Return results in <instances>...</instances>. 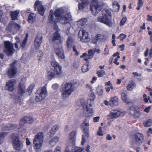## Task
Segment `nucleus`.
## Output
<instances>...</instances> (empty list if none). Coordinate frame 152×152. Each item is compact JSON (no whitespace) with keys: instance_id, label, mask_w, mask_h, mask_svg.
I'll use <instances>...</instances> for the list:
<instances>
[{"instance_id":"obj_1","label":"nucleus","mask_w":152,"mask_h":152,"mask_svg":"<svg viewBox=\"0 0 152 152\" xmlns=\"http://www.w3.org/2000/svg\"><path fill=\"white\" fill-rule=\"evenodd\" d=\"M53 11L50 10L48 17L49 22L50 23H56L60 22L61 24H66L71 20V14L67 13L64 14V11L62 8L57 9L53 14Z\"/></svg>"},{"instance_id":"obj_2","label":"nucleus","mask_w":152,"mask_h":152,"mask_svg":"<svg viewBox=\"0 0 152 152\" xmlns=\"http://www.w3.org/2000/svg\"><path fill=\"white\" fill-rule=\"evenodd\" d=\"M102 16H100L98 18L97 21L109 27L112 26V23L111 21L112 14L110 10L104 9L102 10Z\"/></svg>"},{"instance_id":"obj_3","label":"nucleus","mask_w":152,"mask_h":152,"mask_svg":"<svg viewBox=\"0 0 152 152\" xmlns=\"http://www.w3.org/2000/svg\"><path fill=\"white\" fill-rule=\"evenodd\" d=\"M43 139L44 135L42 132H39L35 135L33 141V146L37 152H38V150L41 148Z\"/></svg>"},{"instance_id":"obj_4","label":"nucleus","mask_w":152,"mask_h":152,"mask_svg":"<svg viewBox=\"0 0 152 152\" xmlns=\"http://www.w3.org/2000/svg\"><path fill=\"white\" fill-rule=\"evenodd\" d=\"M75 84L71 83H66L62 89L61 95L63 97L66 98L68 97L74 91Z\"/></svg>"},{"instance_id":"obj_5","label":"nucleus","mask_w":152,"mask_h":152,"mask_svg":"<svg viewBox=\"0 0 152 152\" xmlns=\"http://www.w3.org/2000/svg\"><path fill=\"white\" fill-rule=\"evenodd\" d=\"M47 93L46 86H44L39 88L35 93V100L39 102L45 99L48 95Z\"/></svg>"},{"instance_id":"obj_6","label":"nucleus","mask_w":152,"mask_h":152,"mask_svg":"<svg viewBox=\"0 0 152 152\" xmlns=\"http://www.w3.org/2000/svg\"><path fill=\"white\" fill-rule=\"evenodd\" d=\"M26 86L25 82L23 81V79L19 84L17 89L18 95L16 99L19 102L23 99L26 91Z\"/></svg>"},{"instance_id":"obj_7","label":"nucleus","mask_w":152,"mask_h":152,"mask_svg":"<svg viewBox=\"0 0 152 152\" xmlns=\"http://www.w3.org/2000/svg\"><path fill=\"white\" fill-rule=\"evenodd\" d=\"M90 9L92 14L96 15L99 12L103 7L101 4L99 3L97 0H91Z\"/></svg>"},{"instance_id":"obj_8","label":"nucleus","mask_w":152,"mask_h":152,"mask_svg":"<svg viewBox=\"0 0 152 152\" xmlns=\"http://www.w3.org/2000/svg\"><path fill=\"white\" fill-rule=\"evenodd\" d=\"M11 137L14 149L16 150L22 149L23 146V143L19 140L18 135L17 134L13 133L11 134Z\"/></svg>"},{"instance_id":"obj_9","label":"nucleus","mask_w":152,"mask_h":152,"mask_svg":"<svg viewBox=\"0 0 152 152\" xmlns=\"http://www.w3.org/2000/svg\"><path fill=\"white\" fill-rule=\"evenodd\" d=\"M3 50L7 56H12L13 54L14 51L13 44L9 41H4Z\"/></svg>"},{"instance_id":"obj_10","label":"nucleus","mask_w":152,"mask_h":152,"mask_svg":"<svg viewBox=\"0 0 152 152\" xmlns=\"http://www.w3.org/2000/svg\"><path fill=\"white\" fill-rule=\"evenodd\" d=\"M84 102L83 99H81V103L83 107V114L86 117H90L92 116L93 111L92 108L88 107V104Z\"/></svg>"},{"instance_id":"obj_11","label":"nucleus","mask_w":152,"mask_h":152,"mask_svg":"<svg viewBox=\"0 0 152 152\" xmlns=\"http://www.w3.org/2000/svg\"><path fill=\"white\" fill-rule=\"evenodd\" d=\"M78 35L80 40L83 42H88L90 40L89 35L88 33L84 29H81L79 31Z\"/></svg>"},{"instance_id":"obj_12","label":"nucleus","mask_w":152,"mask_h":152,"mask_svg":"<svg viewBox=\"0 0 152 152\" xmlns=\"http://www.w3.org/2000/svg\"><path fill=\"white\" fill-rule=\"evenodd\" d=\"M34 7L35 11L37 10L39 13L41 15H44L45 9L42 4V2L39 1H36L34 5Z\"/></svg>"},{"instance_id":"obj_13","label":"nucleus","mask_w":152,"mask_h":152,"mask_svg":"<svg viewBox=\"0 0 152 152\" xmlns=\"http://www.w3.org/2000/svg\"><path fill=\"white\" fill-rule=\"evenodd\" d=\"M144 137L143 134L137 133L134 136V142L132 145L136 144L137 145H140L144 141Z\"/></svg>"},{"instance_id":"obj_14","label":"nucleus","mask_w":152,"mask_h":152,"mask_svg":"<svg viewBox=\"0 0 152 152\" xmlns=\"http://www.w3.org/2000/svg\"><path fill=\"white\" fill-rule=\"evenodd\" d=\"M20 26L19 24L15 23L13 21H11L7 27L6 29L7 31L11 32L18 30L20 29Z\"/></svg>"},{"instance_id":"obj_15","label":"nucleus","mask_w":152,"mask_h":152,"mask_svg":"<svg viewBox=\"0 0 152 152\" xmlns=\"http://www.w3.org/2000/svg\"><path fill=\"white\" fill-rule=\"evenodd\" d=\"M94 54V52L93 50H88V53H84L80 56V58H84V60L86 61L87 63H88V60L92 59Z\"/></svg>"},{"instance_id":"obj_16","label":"nucleus","mask_w":152,"mask_h":152,"mask_svg":"<svg viewBox=\"0 0 152 152\" xmlns=\"http://www.w3.org/2000/svg\"><path fill=\"white\" fill-rule=\"evenodd\" d=\"M16 63L15 61L12 63L11 65V67L8 71V75L10 77H13L17 73V69L15 66Z\"/></svg>"},{"instance_id":"obj_17","label":"nucleus","mask_w":152,"mask_h":152,"mask_svg":"<svg viewBox=\"0 0 152 152\" xmlns=\"http://www.w3.org/2000/svg\"><path fill=\"white\" fill-rule=\"evenodd\" d=\"M61 39V36L59 33L57 31L54 33L51 36L50 40L53 43L60 42Z\"/></svg>"},{"instance_id":"obj_18","label":"nucleus","mask_w":152,"mask_h":152,"mask_svg":"<svg viewBox=\"0 0 152 152\" xmlns=\"http://www.w3.org/2000/svg\"><path fill=\"white\" fill-rule=\"evenodd\" d=\"M15 39L17 41L15 43V48L17 49H19L20 47L22 48V49L24 48L26 43L27 40V37H26L25 38L22 43L20 42L18 37H15Z\"/></svg>"},{"instance_id":"obj_19","label":"nucleus","mask_w":152,"mask_h":152,"mask_svg":"<svg viewBox=\"0 0 152 152\" xmlns=\"http://www.w3.org/2000/svg\"><path fill=\"white\" fill-rule=\"evenodd\" d=\"M16 83V80L13 79L9 80L7 83L5 88L7 90L10 91H12L14 89V86Z\"/></svg>"},{"instance_id":"obj_20","label":"nucleus","mask_w":152,"mask_h":152,"mask_svg":"<svg viewBox=\"0 0 152 152\" xmlns=\"http://www.w3.org/2000/svg\"><path fill=\"white\" fill-rule=\"evenodd\" d=\"M120 111L117 110H112L110 113L108 115L107 117L108 119L116 118L120 115Z\"/></svg>"},{"instance_id":"obj_21","label":"nucleus","mask_w":152,"mask_h":152,"mask_svg":"<svg viewBox=\"0 0 152 152\" xmlns=\"http://www.w3.org/2000/svg\"><path fill=\"white\" fill-rule=\"evenodd\" d=\"M82 128L83 132V133L85 134V135H82V140L81 141V144L83 145H84L86 141L85 137V136L86 137H88L89 136V128L88 127L85 126H82Z\"/></svg>"},{"instance_id":"obj_22","label":"nucleus","mask_w":152,"mask_h":152,"mask_svg":"<svg viewBox=\"0 0 152 152\" xmlns=\"http://www.w3.org/2000/svg\"><path fill=\"white\" fill-rule=\"evenodd\" d=\"M42 42V37L38 35L35 38L34 41L35 48L38 49Z\"/></svg>"},{"instance_id":"obj_23","label":"nucleus","mask_w":152,"mask_h":152,"mask_svg":"<svg viewBox=\"0 0 152 152\" xmlns=\"http://www.w3.org/2000/svg\"><path fill=\"white\" fill-rule=\"evenodd\" d=\"M55 51L56 54L58 57L62 59L64 58V51L61 46H60L58 48H55Z\"/></svg>"},{"instance_id":"obj_24","label":"nucleus","mask_w":152,"mask_h":152,"mask_svg":"<svg viewBox=\"0 0 152 152\" xmlns=\"http://www.w3.org/2000/svg\"><path fill=\"white\" fill-rule=\"evenodd\" d=\"M89 2L88 0H81L78 4V9L79 10H81L88 4Z\"/></svg>"},{"instance_id":"obj_25","label":"nucleus","mask_w":152,"mask_h":152,"mask_svg":"<svg viewBox=\"0 0 152 152\" xmlns=\"http://www.w3.org/2000/svg\"><path fill=\"white\" fill-rule=\"evenodd\" d=\"M76 132L75 131H73L69 134V141L72 143V145H74L75 141L76 138Z\"/></svg>"},{"instance_id":"obj_26","label":"nucleus","mask_w":152,"mask_h":152,"mask_svg":"<svg viewBox=\"0 0 152 152\" xmlns=\"http://www.w3.org/2000/svg\"><path fill=\"white\" fill-rule=\"evenodd\" d=\"M34 120L30 116H27L25 117L24 118H23L21 120L20 122V125L22 126H23V124H22V122H24V123H28L31 124L34 122Z\"/></svg>"},{"instance_id":"obj_27","label":"nucleus","mask_w":152,"mask_h":152,"mask_svg":"<svg viewBox=\"0 0 152 152\" xmlns=\"http://www.w3.org/2000/svg\"><path fill=\"white\" fill-rule=\"evenodd\" d=\"M95 96L94 93H91V94L90 98L88 99L86 101H85L84 100V103L85 102L86 104H88L90 107H92V102L95 100Z\"/></svg>"},{"instance_id":"obj_28","label":"nucleus","mask_w":152,"mask_h":152,"mask_svg":"<svg viewBox=\"0 0 152 152\" xmlns=\"http://www.w3.org/2000/svg\"><path fill=\"white\" fill-rule=\"evenodd\" d=\"M47 76L49 80H51L57 77L53 69H51L48 72Z\"/></svg>"},{"instance_id":"obj_29","label":"nucleus","mask_w":152,"mask_h":152,"mask_svg":"<svg viewBox=\"0 0 152 152\" xmlns=\"http://www.w3.org/2000/svg\"><path fill=\"white\" fill-rule=\"evenodd\" d=\"M59 138L57 136H54L49 142V145L52 147H54L58 141Z\"/></svg>"},{"instance_id":"obj_30","label":"nucleus","mask_w":152,"mask_h":152,"mask_svg":"<svg viewBox=\"0 0 152 152\" xmlns=\"http://www.w3.org/2000/svg\"><path fill=\"white\" fill-rule=\"evenodd\" d=\"M110 104L111 106H117L118 104V97L117 96H115L111 99L110 102Z\"/></svg>"},{"instance_id":"obj_31","label":"nucleus","mask_w":152,"mask_h":152,"mask_svg":"<svg viewBox=\"0 0 152 152\" xmlns=\"http://www.w3.org/2000/svg\"><path fill=\"white\" fill-rule=\"evenodd\" d=\"M17 127V126L13 124H8L4 125L2 127L3 130H10L13 129Z\"/></svg>"},{"instance_id":"obj_32","label":"nucleus","mask_w":152,"mask_h":152,"mask_svg":"<svg viewBox=\"0 0 152 152\" xmlns=\"http://www.w3.org/2000/svg\"><path fill=\"white\" fill-rule=\"evenodd\" d=\"M74 44V41L72 38L70 37H69L66 42L67 47L69 49L71 48Z\"/></svg>"},{"instance_id":"obj_33","label":"nucleus","mask_w":152,"mask_h":152,"mask_svg":"<svg viewBox=\"0 0 152 152\" xmlns=\"http://www.w3.org/2000/svg\"><path fill=\"white\" fill-rule=\"evenodd\" d=\"M53 69L54 72L56 75L57 77L61 75L62 73V67L60 66L55 68Z\"/></svg>"},{"instance_id":"obj_34","label":"nucleus","mask_w":152,"mask_h":152,"mask_svg":"<svg viewBox=\"0 0 152 152\" xmlns=\"http://www.w3.org/2000/svg\"><path fill=\"white\" fill-rule=\"evenodd\" d=\"M136 86L134 82L133 81H131L129 82L127 86V89L130 91L132 90Z\"/></svg>"},{"instance_id":"obj_35","label":"nucleus","mask_w":152,"mask_h":152,"mask_svg":"<svg viewBox=\"0 0 152 152\" xmlns=\"http://www.w3.org/2000/svg\"><path fill=\"white\" fill-rule=\"evenodd\" d=\"M34 86V84L33 83L30 85L28 87L26 90V93L28 95H30L31 94Z\"/></svg>"},{"instance_id":"obj_36","label":"nucleus","mask_w":152,"mask_h":152,"mask_svg":"<svg viewBox=\"0 0 152 152\" xmlns=\"http://www.w3.org/2000/svg\"><path fill=\"white\" fill-rule=\"evenodd\" d=\"M87 22V19L86 18H83L78 21V26L80 28L84 26Z\"/></svg>"},{"instance_id":"obj_37","label":"nucleus","mask_w":152,"mask_h":152,"mask_svg":"<svg viewBox=\"0 0 152 152\" xmlns=\"http://www.w3.org/2000/svg\"><path fill=\"white\" fill-rule=\"evenodd\" d=\"M36 15L34 13L30 14L28 17V22L31 23H33L36 20Z\"/></svg>"},{"instance_id":"obj_38","label":"nucleus","mask_w":152,"mask_h":152,"mask_svg":"<svg viewBox=\"0 0 152 152\" xmlns=\"http://www.w3.org/2000/svg\"><path fill=\"white\" fill-rule=\"evenodd\" d=\"M19 12V11L17 10L13 11L11 12V15L12 20H15L17 19Z\"/></svg>"},{"instance_id":"obj_39","label":"nucleus","mask_w":152,"mask_h":152,"mask_svg":"<svg viewBox=\"0 0 152 152\" xmlns=\"http://www.w3.org/2000/svg\"><path fill=\"white\" fill-rule=\"evenodd\" d=\"M60 126L58 125H54L50 131L51 134H54L59 128Z\"/></svg>"},{"instance_id":"obj_40","label":"nucleus","mask_w":152,"mask_h":152,"mask_svg":"<svg viewBox=\"0 0 152 152\" xmlns=\"http://www.w3.org/2000/svg\"><path fill=\"white\" fill-rule=\"evenodd\" d=\"M113 6L114 11H118L119 10L120 6L117 1H115L113 3Z\"/></svg>"},{"instance_id":"obj_41","label":"nucleus","mask_w":152,"mask_h":152,"mask_svg":"<svg viewBox=\"0 0 152 152\" xmlns=\"http://www.w3.org/2000/svg\"><path fill=\"white\" fill-rule=\"evenodd\" d=\"M97 94L99 95H102L103 92V88L101 86H98L96 88Z\"/></svg>"},{"instance_id":"obj_42","label":"nucleus","mask_w":152,"mask_h":152,"mask_svg":"<svg viewBox=\"0 0 152 152\" xmlns=\"http://www.w3.org/2000/svg\"><path fill=\"white\" fill-rule=\"evenodd\" d=\"M121 95V98L123 101L125 103L129 104L130 102L127 100V96L126 94L124 93H122Z\"/></svg>"},{"instance_id":"obj_43","label":"nucleus","mask_w":152,"mask_h":152,"mask_svg":"<svg viewBox=\"0 0 152 152\" xmlns=\"http://www.w3.org/2000/svg\"><path fill=\"white\" fill-rule=\"evenodd\" d=\"M143 124L145 127H149L152 125V120L151 119H148L145 122H144Z\"/></svg>"},{"instance_id":"obj_44","label":"nucleus","mask_w":152,"mask_h":152,"mask_svg":"<svg viewBox=\"0 0 152 152\" xmlns=\"http://www.w3.org/2000/svg\"><path fill=\"white\" fill-rule=\"evenodd\" d=\"M7 133L6 132H2L0 134V145L3 142V139Z\"/></svg>"},{"instance_id":"obj_45","label":"nucleus","mask_w":152,"mask_h":152,"mask_svg":"<svg viewBox=\"0 0 152 152\" xmlns=\"http://www.w3.org/2000/svg\"><path fill=\"white\" fill-rule=\"evenodd\" d=\"M51 66L54 67V68L60 66L59 64L57 62L56 60L52 61L51 62Z\"/></svg>"},{"instance_id":"obj_46","label":"nucleus","mask_w":152,"mask_h":152,"mask_svg":"<svg viewBox=\"0 0 152 152\" xmlns=\"http://www.w3.org/2000/svg\"><path fill=\"white\" fill-rule=\"evenodd\" d=\"M104 37L105 36L104 35L99 34L97 35L96 37V39L97 40H103Z\"/></svg>"},{"instance_id":"obj_47","label":"nucleus","mask_w":152,"mask_h":152,"mask_svg":"<svg viewBox=\"0 0 152 152\" xmlns=\"http://www.w3.org/2000/svg\"><path fill=\"white\" fill-rule=\"evenodd\" d=\"M89 70L88 66L87 65H84L82 67V70L83 72H85L88 71Z\"/></svg>"},{"instance_id":"obj_48","label":"nucleus","mask_w":152,"mask_h":152,"mask_svg":"<svg viewBox=\"0 0 152 152\" xmlns=\"http://www.w3.org/2000/svg\"><path fill=\"white\" fill-rule=\"evenodd\" d=\"M97 73L98 76L99 77H101L103 76L104 75H105V72L104 71L100 70L98 71Z\"/></svg>"},{"instance_id":"obj_49","label":"nucleus","mask_w":152,"mask_h":152,"mask_svg":"<svg viewBox=\"0 0 152 152\" xmlns=\"http://www.w3.org/2000/svg\"><path fill=\"white\" fill-rule=\"evenodd\" d=\"M127 19L126 17H124L121 20L120 23V26H123L126 22Z\"/></svg>"},{"instance_id":"obj_50","label":"nucleus","mask_w":152,"mask_h":152,"mask_svg":"<svg viewBox=\"0 0 152 152\" xmlns=\"http://www.w3.org/2000/svg\"><path fill=\"white\" fill-rule=\"evenodd\" d=\"M126 35L123 34H121L119 35L118 38H120L121 41H122L124 39L126 38Z\"/></svg>"},{"instance_id":"obj_51","label":"nucleus","mask_w":152,"mask_h":152,"mask_svg":"<svg viewBox=\"0 0 152 152\" xmlns=\"http://www.w3.org/2000/svg\"><path fill=\"white\" fill-rule=\"evenodd\" d=\"M143 5V2L142 1H138V5L136 9L137 10H139L140 8Z\"/></svg>"},{"instance_id":"obj_52","label":"nucleus","mask_w":152,"mask_h":152,"mask_svg":"<svg viewBox=\"0 0 152 152\" xmlns=\"http://www.w3.org/2000/svg\"><path fill=\"white\" fill-rule=\"evenodd\" d=\"M83 149L80 147H75L74 152H82Z\"/></svg>"},{"instance_id":"obj_53","label":"nucleus","mask_w":152,"mask_h":152,"mask_svg":"<svg viewBox=\"0 0 152 152\" xmlns=\"http://www.w3.org/2000/svg\"><path fill=\"white\" fill-rule=\"evenodd\" d=\"M112 39H113L112 42L113 44V45L114 46H115L116 45V44L115 43V35L114 34H113L112 35Z\"/></svg>"},{"instance_id":"obj_54","label":"nucleus","mask_w":152,"mask_h":152,"mask_svg":"<svg viewBox=\"0 0 152 152\" xmlns=\"http://www.w3.org/2000/svg\"><path fill=\"white\" fill-rule=\"evenodd\" d=\"M83 124H84L85 126H89L88 120H87V119L86 118L83 121Z\"/></svg>"},{"instance_id":"obj_55","label":"nucleus","mask_w":152,"mask_h":152,"mask_svg":"<svg viewBox=\"0 0 152 152\" xmlns=\"http://www.w3.org/2000/svg\"><path fill=\"white\" fill-rule=\"evenodd\" d=\"M98 134L100 136H102L103 135V133L102 132V128L100 127L99 129V131L97 132Z\"/></svg>"},{"instance_id":"obj_56","label":"nucleus","mask_w":152,"mask_h":152,"mask_svg":"<svg viewBox=\"0 0 152 152\" xmlns=\"http://www.w3.org/2000/svg\"><path fill=\"white\" fill-rule=\"evenodd\" d=\"M132 74L134 77H139L141 76V74H139L137 72H133Z\"/></svg>"},{"instance_id":"obj_57","label":"nucleus","mask_w":152,"mask_h":152,"mask_svg":"<svg viewBox=\"0 0 152 152\" xmlns=\"http://www.w3.org/2000/svg\"><path fill=\"white\" fill-rule=\"evenodd\" d=\"M37 55L39 57H42L43 56V53L42 51L39 50L38 51Z\"/></svg>"},{"instance_id":"obj_58","label":"nucleus","mask_w":152,"mask_h":152,"mask_svg":"<svg viewBox=\"0 0 152 152\" xmlns=\"http://www.w3.org/2000/svg\"><path fill=\"white\" fill-rule=\"evenodd\" d=\"M120 58V56H118L117 58H115L114 61V63L116 65H118L119 64V63L117 62L118 59Z\"/></svg>"},{"instance_id":"obj_59","label":"nucleus","mask_w":152,"mask_h":152,"mask_svg":"<svg viewBox=\"0 0 152 152\" xmlns=\"http://www.w3.org/2000/svg\"><path fill=\"white\" fill-rule=\"evenodd\" d=\"M100 119V117L99 116H97L96 117H94L93 118V121L94 122H98Z\"/></svg>"},{"instance_id":"obj_60","label":"nucleus","mask_w":152,"mask_h":152,"mask_svg":"<svg viewBox=\"0 0 152 152\" xmlns=\"http://www.w3.org/2000/svg\"><path fill=\"white\" fill-rule=\"evenodd\" d=\"M151 106H149L148 107H146L144 110V111L146 113H148L150 109L151 108Z\"/></svg>"},{"instance_id":"obj_61","label":"nucleus","mask_w":152,"mask_h":152,"mask_svg":"<svg viewBox=\"0 0 152 152\" xmlns=\"http://www.w3.org/2000/svg\"><path fill=\"white\" fill-rule=\"evenodd\" d=\"M26 143L27 146L30 145L31 144V142L30 141L29 139L27 138L26 139Z\"/></svg>"},{"instance_id":"obj_62","label":"nucleus","mask_w":152,"mask_h":152,"mask_svg":"<svg viewBox=\"0 0 152 152\" xmlns=\"http://www.w3.org/2000/svg\"><path fill=\"white\" fill-rule=\"evenodd\" d=\"M104 54L105 55H108L109 54V50H107V47L104 49Z\"/></svg>"},{"instance_id":"obj_63","label":"nucleus","mask_w":152,"mask_h":152,"mask_svg":"<svg viewBox=\"0 0 152 152\" xmlns=\"http://www.w3.org/2000/svg\"><path fill=\"white\" fill-rule=\"evenodd\" d=\"M61 148L60 147L58 146L56 148L54 152H60Z\"/></svg>"},{"instance_id":"obj_64","label":"nucleus","mask_w":152,"mask_h":152,"mask_svg":"<svg viewBox=\"0 0 152 152\" xmlns=\"http://www.w3.org/2000/svg\"><path fill=\"white\" fill-rule=\"evenodd\" d=\"M148 136H150V134H152V129L151 128H150L148 129V130L147 132Z\"/></svg>"}]
</instances>
